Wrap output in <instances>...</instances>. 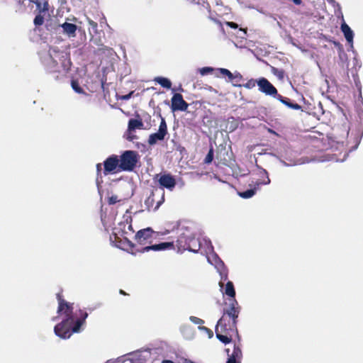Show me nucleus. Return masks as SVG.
<instances>
[{"mask_svg": "<svg viewBox=\"0 0 363 363\" xmlns=\"http://www.w3.org/2000/svg\"><path fill=\"white\" fill-rule=\"evenodd\" d=\"M159 208V202H157L156 206H155V208Z\"/></svg>", "mask_w": 363, "mask_h": 363, "instance_id": "49", "label": "nucleus"}, {"mask_svg": "<svg viewBox=\"0 0 363 363\" xmlns=\"http://www.w3.org/2000/svg\"><path fill=\"white\" fill-rule=\"evenodd\" d=\"M178 251L189 250L197 252L199 249V245L194 238H188L185 236H180L176 242Z\"/></svg>", "mask_w": 363, "mask_h": 363, "instance_id": "7", "label": "nucleus"}, {"mask_svg": "<svg viewBox=\"0 0 363 363\" xmlns=\"http://www.w3.org/2000/svg\"><path fill=\"white\" fill-rule=\"evenodd\" d=\"M341 30L343 33L345 39L349 43H352L353 42V38H354V33L352 29L350 28V26L345 23H343L341 25Z\"/></svg>", "mask_w": 363, "mask_h": 363, "instance_id": "17", "label": "nucleus"}, {"mask_svg": "<svg viewBox=\"0 0 363 363\" xmlns=\"http://www.w3.org/2000/svg\"><path fill=\"white\" fill-rule=\"evenodd\" d=\"M133 132L134 131L127 130L125 136L128 140L134 141V140L137 139V137L133 134Z\"/></svg>", "mask_w": 363, "mask_h": 363, "instance_id": "37", "label": "nucleus"}, {"mask_svg": "<svg viewBox=\"0 0 363 363\" xmlns=\"http://www.w3.org/2000/svg\"><path fill=\"white\" fill-rule=\"evenodd\" d=\"M128 245L132 247L134 246V245L132 244L130 241H128Z\"/></svg>", "mask_w": 363, "mask_h": 363, "instance_id": "48", "label": "nucleus"}, {"mask_svg": "<svg viewBox=\"0 0 363 363\" xmlns=\"http://www.w3.org/2000/svg\"><path fill=\"white\" fill-rule=\"evenodd\" d=\"M256 84H257V80L251 79L248 80L245 84H242V86L247 89H252L254 88Z\"/></svg>", "mask_w": 363, "mask_h": 363, "instance_id": "30", "label": "nucleus"}, {"mask_svg": "<svg viewBox=\"0 0 363 363\" xmlns=\"http://www.w3.org/2000/svg\"><path fill=\"white\" fill-rule=\"evenodd\" d=\"M296 5H301L302 3L301 0H292Z\"/></svg>", "mask_w": 363, "mask_h": 363, "instance_id": "44", "label": "nucleus"}, {"mask_svg": "<svg viewBox=\"0 0 363 363\" xmlns=\"http://www.w3.org/2000/svg\"><path fill=\"white\" fill-rule=\"evenodd\" d=\"M213 69L212 67H203V68L200 69V73L201 75L208 74L209 73L213 72Z\"/></svg>", "mask_w": 363, "mask_h": 363, "instance_id": "39", "label": "nucleus"}, {"mask_svg": "<svg viewBox=\"0 0 363 363\" xmlns=\"http://www.w3.org/2000/svg\"><path fill=\"white\" fill-rule=\"evenodd\" d=\"M40 58L45 68L50 72L66 73L72 64L67 52L55 48L43 53Z\"/></svg>", "mask_w": 363, "mask_h": 363, "instance_id": "2", "label": "nucleus"}, {"mask_svg": "<svg viewBox=\"0 0 363 363\" xmlns=\"http://www.w3.org/2000/svg\"><path fill=\"white\" fill-rule=\"evenodd\" d=\"M241 81H242V76L239 72H235L233 76V81L234 86H242V85L239 84Z\"/></svg>", "mask_w": 363, "mask_h": 363, "instance_id": "26", "label": "nucleus"}, {"mask_svg": "<svg viewBox=\"0 0 363 363\" xmlns=\"http://www.w3.org/2000/svg\"><path fill=\"white\" fill-rule=\"evenodd\" d=\"M174 177L169 174L160 176V186L172 191L176 186Z\"/></svg>", "mask_w": 363, "mask_h": 363, "instance_id": "11", "label": "nucleus"}, {"mask_svg": "<svg viewBox=\"0 0 363 363\" xmlns=\"http://www.w3.org/2000/svg\"><path fill=\"white\" fill-rule=\"evenodd\" d=\"M86 20L93 32L96 33L97 23L88 17H86Z\"/></svg>", "mask_w": 363, "mask_h": 363, "instance_id": "38", "label": "nucleus"}, {"mask_svg": "<svg viewBox=\"0 0 363 363\" xmlns=\"http://www.w3.org/2000/svg\"><path fill=\"white\" fill-rule=\"evenodd\" d=\"M189 104L184 100L181 94L176 93L171 99V109L172 111H186Z\"/></svg>", "mask_w": 363, "mask_h": 363, "instance_id": "9", "label": "nucleus"}, {"mask_svg": "<svg viewBox=\"0 0 363 363\" xmlns=\"http://www.w3.org/2000/svg\"><path fill=\"white\" fill-rule=\"evenodd\" d=\"M60 27L62 29L63 33L67 35L70 38L75 37L76 30L77 27L75 24L65 22L60 25Z\"/></svg>", "mask_w": 363, "mask_h": 363, "instance_id": "14", "label": "nucleus"}, {"mask_svg": "<svg viewBox=\"0 0 363 363\" xmlns=\"http://www.w3.org/2000/svg\"><path fill=\"white\" fill-rule=\"evenodd\" d=\"M72 87L78 94H81L83 92L82 88L80 87L79 84L75 81L72 82Z\"/></svg>", "mask_w": 363, "mask_h": 363, "instance_id": "35", "label": "nucleus"}, {"mask_svg": "<svg viewBox=\"0 0 363 363\" xmlns=\"http://www.w3.org/2000/svg\"><path fill=\"white\" fill-rule=\"evenodd\" d=\"M159 236V233L152 230L151 228H146L140 230L135 235V240L140 245H145L141 250H138V252L144 253L147 252L150 250L159 251V243L154 242L157 240Z\"/></svg>", "mask_w": 363, "mask_h": 363, "instance_id": "4", "label": "nucleus"}, {"mask_svg": "<svg viewBox=\"0 0 363 363\" xmlns=\"http://www.w3.org/2000/svg\"><path fill=\"white\" fill-rule=\"evenodd\" d=\"M101 171V164L99 163L96 164V172H97L96 184H97L98 188H99V176L100 175Z\"/></svg>", "mask_w": 363, "mask_h": 363, "instance_id": "41", "label": "nucleus"}, {"mask_svg": "<svg viewBox=\"0 0 363 363\" xmlns=\"http://www.w3.org/2000/svg\"><path fill=\"white\" fill-rule=\"evenodd\" d=\"M257 167L259 170V175L260 179L256 182L255 185L259 188L260 185H267L270 183V179L268 175V172L266 169H263L262 167H259L257 164Z\"/></svg>", "mask_w": 363, "mask_h": 363, "instance_id": "13", "label": "nucleus"}, {"mask_svg": "<svg viewBox=\"0 0 363 363\" xmlns=\"http://www.w3.org/2000/svg\"><path fill=\"white\" fill-rule=\"evenodd\" d=\"M189 320H191V322L196 325H202L204 323L203 320L196 316H190Z\"/></svg>", "mask_w": 363, "mask_h": 363, "instance_id": "36", "label": "nucleus"}, {"mask_svg": "<svg viewBox=\"0 0 363 363\" xmlns=\"http://www.w3.org/2000/svg\"><path fill=\"white\" fill-rule=\"evenodd\" d=\"M160 86L166 89H171L172 82L169 79L160 77Z\"/></svg>", "mask_w": 363, "mask_h": 363, "instance_id": "28", "label": "nucleus"}, {"mask_svg": "<svg viewBox=\"0 0 363 363\" xmlns=\"http://www.w3.org/2000/svg\"><path fill=\"white\" fill-rule=\"evenodd\" d=\"M132 94L133 93L130 92L128 94L124 95V96H122V99H124V100H128V99H129L131 97Z\"/></svg>", "mask_w": 363, "mask_h": 363, "instance_id": "43", "label": "nucleus"}, {"mask_svg": "<svg viewBox=\"0 0 363 363\" xmlns=\"http://www.w3.org/2000/svg\"><path fill=\"white\" fill-rule=\"evenodd\" d=\"M226 25L228 26H229L230 28H234V29H236L238 27V25L236 23L233 22V21H228V22H226Z\"/></svg>", "mask_w": 363, "mask_h": 363, "instance_id": "42", "label": "nucleus"}, {"mask_svg": "<svg viewBox=\"0 0 363 363\" xmlns=\"http://www.w3.org/2000/svg\"><path fill=\"white\" fill-rule=\"evenodd\" d=\"M199 329L200 330H202V331L205 332L208 335L209 338H211L213 336V330L209 329V328H206V327H205V326L199 325Z\"/></svg>", "mask_w": 363, "mask_h": 363, "instance_id": "34", "label": "nucleus"}, {"mask_svg": "<svg viewBox=\"0 0 363 363\" xmlns=\"http://www.w3.org/2000/svg\"><path fill=\"white\" fill-rule=\"evenodd\" d=\"M119 167L123 171H132L138 162V154L133 150H126L121 156Z\"/></svg>", "mask_w": 363, "mask_h": 363, "instance_id": "6", "label": "nucleus"}, {"mask_svg": "<svg viewBox=\"0 0 363 363\" xmlns=\"http://www.w3.org/2000/svg\"><path fill=\"white\" fill-rule=\"evenodd\" d=\"M242 358V350L239 345L235 344L233 351L232 354H228V359L226 363H241Z\"/></svg>", "mask_w": 363, "mask_h": 363, "instance_id": "12", "label": "nucleus"}, {"mask_svg": "<svg viewBox=\"0 0 363 363\" xmlns=\"http://www.w3.org/2000/svg\"><path fill=\"white\" fill-rule=\"evenodd\" d=\"M271 71L273 74H274L279 79H284L285 75V72L284 69L272 67Z\"/></svg>", "mask_w": 363, "mask_h": 363, "instance_id": "24", "label": "nucleus"}, {"mask_svg": "<svg viewBox=\"0 0 363 363\" xmlns=\"http://www.w3.org/2000/svg\"><path fill=\"white\" fill-rule=\"evenodd\" d=\"M123 218L125 219V224H124V225H123V233L127 234L128 233L127 230L133 233L134 230H133L132 225H131V221H132L131 217L128 215H125L123 216Z\"/></svg>", "mask_w": 363, "mask_h": 363, "instance_id": "21", "label": "nucleus"}, {"mask_svg": "<svg viewBox=\"0 0 363 363\" xmlns=\"http://www.w3.org/2000/svg\"><path fill=\"white\" fill-rule=\"evenodd\" d=\"M213 159V148H211L204 159V162L206 164H209L212 162Z\"/></svg>", "mask_w": 363, "mask_h": 363, "instance_id": "31", "label": "nucleus"}, {"mask_svg": "<svg viewBox=\"0 0 363 363\" xmlns=\"http://www.w3.org/2000/svg\"><path fill=\"white\" fill-rule=\"evenodd\" d=\"M177 228V225L176 223H172L171 226L168 229H166L165 231H164V232L160 231V234L166 235V234L169 233V232L173 231Z\"/></svg>", "mask_w": 363, "mask_h": 363, "instance_id": "40", "label": "nucleus"}, {"mask_svg": "<svg viewBox=\"0 0 363 363\" xmlns=\"http://www.w3.org/2000/svg\"><path fill=\"white\" fill-rule=\"evenodd\" d=\"M159 140V131L150 135L148 143L150 145H154Z\"/></svg>", "mask_w": 363, "mask_h": 363, "instance_id": "29", "label": "nucleus"}, {"mask_svg": "<svg viewBox=\"0 0 363 363\" xmlns=\"http://www.w3.org/2000/svg\"><path fill=\"white\" fill-rule=\"evenodd\" d=\"M164 194H163V195L162 196L161 199H160V205L164 202Z\"/></svg>", "mask_w": 363, "mask_h": 363, "instance_id": "45", "label": "nucleus"}, {"mask_svg": "<svg viewBox=\"0 0 363 363\" xmlns=\"http://www.w3.org/2000/svg\"><path fill=\"white\" fill-rule=\"evenodd\" d=\"M134 358L137 360L146 362L150 358L151 353L149 350H139L133 353Z\"/></svg>", "mask_w": 363, "mask_h": 363, "instance_id": "15", "label": "nucleus"}, {"mask_svg": "<svg viewBox=\"0 0 363 363\" xmlns=\"http://www.w3.org/2000/svg\"><path fill=\"white\" fill-rule=\"evenodd\" d=\"M132 194H128L124 196H119L116 194H111L108 196V203L110 205H113L119 202H122L125 200H127L128 198L131 196Z\"/></svg>", "mask_w": 363, "mask_h": 363, "instance_id": "18", "label": "nucleus"}, {"mask_svg": "<svg viewBox=\"0 0 363 363\" xmlns=\"http://www.w3.org/2000/svg\"><path fill=\"white\" fill-rule=\"evenodd\" d=\"M241 307L235 298H229L228 302L225 303L223 315L220 318L235 320L238 322L240 313Z\"/></svg>", "mask_w": 363, "mask_h": 363, "instance_id": "5", "label": "nucleus"}, {"mask_svg": "<svg viewBox=\"0 0 363 363\" xmlns=\"http://www.w3.org/2000/svg\"><path fill=\"white\" fill-rule=\"evenodd\" d=\"M237 323L235 320L220 318L215 328L216 337L225 345L231 342L233 335L238 337Z\"/></svg>", "mask_w": 363, "mask_h": 363, "instance_id": "3", "label": "nucleus"}, {"mask_svg": "<svg viewBox=\"0 0 363 363\" xmlns=\"http://www.w3.org/2000/svg\"><path fill=\"white\" fill-rule=\"evenodd\" d=\"M44 22L43 16L39 13L34 18V24L35 26H41Z\"/></svg>", "mask_w": 363, "mask_h": 363, "instance_id": "32", "label": "nucleus"}, {"mask_svg": "<svg viewBox=\"0 0 363 363\" xmlns=\"http://www.w3.org/2000/svg\"><path fill=\"white\" fill-rule=\"evenodd\" d=\"M224 294L226 296H229V298H235V290L234 288V285L232 281H228L225 288Z\"/></svg>", "mask_w": 363, "mask_h": 363, "instance_id": "20", "label": "nucleus"}, {"mask_svg": "<svg viewBox=\"0 0 363 363\" xmlns=\"http://www.w3.org/2000/svg\"><path fill=\"white\" fill-rule=\"evenodd\" d=\"M259 90L265 94L275 98H277L278 91L277 88L266 78L262 77L257 80Z\"/></svg>", "mask_w": 363, "mask_h": 363, "instance_id": "8", "label": "nucleus"}, {"mask_svg": "<svg viewBox=\"0 0 363 363\" xmlns=\"http://www.w3.org/2000/svg\"><path fill=\"white\" fill-rule=\"evenodd\" d=\"M257 186L255 185L254 189H248L247 191L240 192L239 195L240 197L243 199H249L253 196L255 194V192L257 189Z\"/></svg>", "mask_w": 363, "mask_h": 363, "instance_id": "22", "label": "nucleus"}, {"mask_svg": "<svg viewBox=\"0 0 363 363\" xmlns=\"http://www.w3.org/2000/svg\"><path fill=\"white\" fill-rule=\"evenodd\" d=\"M155 81L159 83V77L155 78Z\"/></svg>", "mask_w": 363, "mask_h": 363, "instance_id": "47", "label": "nucleus"}, {"mask_svg": "<svg viewBox=\"0 0 363 363\" xmlns=\"http://www.w3.org/2000/svg\"><path fill=\"white\" fill-rule=\"evenodd\" d=\"M119 160L118 158L117 155H113L110 157H108L104 162V174L105 175L108 174L111 172H113L116 170V169L119 167Z\"/></svg>", "mask_w": 363, "mask_h": 363, "instance_id": "10", "label": "nucleus"}, {"mask_svg": "<svg viewBox=\"0 0 363 363\" xmlns=\"http://www.w3.org/2000/svg\"><path fill=\"white\" fill-rule=\"evenodd\" d=\"M120 293L122 294H125V292L122 290L120 291Z\"/></svg>", "mask_w": 363, "mask_h": 363, "instance_id": "50", "label": "nucleus"}, {"mask_svg": "<svg viewBox=\"0 0 363 363\" xmlns=\"http://www.w3.org/2000/svg\"><path fill=\"white\" fill-rule=\"evenodd\" d=\"M143 123L140 120L131 118L128 121V129L130 131H135V129H142Z\"/></svg>", "mask_w": 363, "mask_h": 363, "instance_id": "19", "label": "nucleus"}, {"mask_svg": "<svg viewBox=\"0 0 363 363\" xmlns=\"http://www.w3.org/2000/svg\"><path fill=\"white\" fill-rule=\"evenodd\" d=\"M277 99H279L282 104L286 105L290 108L294 109V110H301L302 106L296 103L292 102L289 98H286L282 96L281 95L277 96Z\"/></svg>", "mask_w": 363, "mask_h": 363, "instance_id": "16", "label": "nucleus"}, {"mask_svg": "<svg viewBox=\"0 0 363 363\" xmlns=\"http://www.w3.org/2000/svg\"><path fill=\"white\" fill-rule=\"evenodd\" d=\"M58 301L57 313L62 315V320L55 326L54 331L57 336L67 339L72 333H80L82 326L88 316L86 312L80 309L74 311L73 303L67 302L60 294L57 295Z\"/></svg>", "mask_w": 363, "mask_h": 363, "instance_id": "1", "label": "nucleus"}, {"mask_svg": "<svg viewBox=\"0 0 363 363\" xmlns=\"http://www.w3.org/2000/svg\"><path fill=\"white\" fill-rule=\"evenodd\" d=\"M169 249H174V245L173 241L160 242V251Z\"/></svg>", "mask_w": 363, "mask_h": 363, "instance_id": "27", "label": "nucleus"}, {"mask_svg": "<svg viewBox=\"0 0 363 363\" xmlns=\"http://www.w3.org/2000/svg\"><path fill=\"white\" fill-rule=\"evenodd\" d=\"M184 363H195V362H192V361H191L189 359H185Z\"/></svg>", "mask_w": 363, "mask_h": 363, "instance_id": "46", "label": "nucleus"}, {"mask_svg": "<svg viewBox=\"0 0 363 363\" xmlns=\"http://www.w3.org/2000/svg\"><path fill=\"white\" fill-rule=\"evenodd\" d=\"M220 72L222 74H223L225 76H227L230 81H233V76L234 74L230 72L228 69H225V68H220Z\"/></svg>", "mask_w": 363, "mask_h": 363, "instance_id": "33", "label": "nucleus"}, {"mask_svg": "<svg viewBox=\"0 0 363 363\" xmlns=\"http://www.w3.org/2000/svg\"><path fill=\"white\" fill-rule=\"evenodd\" d=\"M35 4L40 13H45L48 11V3L47 1H43L42 3L40 1H36Z\"/></svg>", "mask_w": 363, "mask_h": 363, "instance_id": "23", "label": "nucleus"}, {"mask_svg": "<svg viewBox=\"0 0 363 363\" xmlns=\"http://www.w3.org/2000/svg\"><path fill=\"white\" fill-rule=\"evenodd\" d=\"M167 133V124L164 118H161L160 121V140L164 138V136Z\"/></svg>", "mask_w": 363, "mask_h": 363, "instance_id": "25", "label": "nucleus"}]
</instances>
